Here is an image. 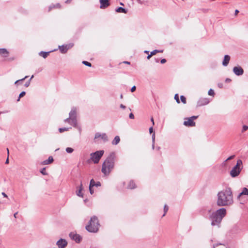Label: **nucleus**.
I'll return each instance as SVG.
<instances>
[{"mask_svg":"<svg viewBox=\"0 0 248 248\" xmlns=\"http://www.w3.org/2000/svg\"><path fill=\"white\" fill-rule=\"evenodd\" d=\"M65 151L67 153H72L74 151V149L70 147H67L66 148Z\"/></svg>","mask_w":248,"mask_h":248,"instance_id":"c85d7f7f","label":"nucleus"},{"mask_svg":"<svg viewBox=\"0 0 248 248\" xmlns=\"http://www.w3.org/2000/svg\"><path fill=\"white\" fill-rule=\"evenodd\" d=\"M9 54L8 51L5 48H0V55L4 57L8 56Z\"/></svg>","mask_w":248,"mask_h":248,"instance_id":"aec40b11","label":"nucleus"},{"mask_svg":"<svg viewBox=\"0 0 248 248\" xmlns=\"http://www.w3.org/2000/svg\"><path fill=\"white\" fill-rule=\"evenodd\" d=\"M151 121H152V122L153 123V125H154L155 123H154V119L153 117L151 118Z\"/></svg>","mask_w":248,"mask_h":248,"instance_id":"bf43d9fd","label":"nucleus"},{"mask_svg":"<svg viewBox=\"0 0 248 248\" xmlns=\"http://www.w3.org/2000/svg\"><path fill=\"white\" fill-rule=\"evenodd\" d=\"M115 11L117 13H123L124 14H126L127 12V10L121 7H118V8L116 9Z\"/></svg>","mask_w":248,"mask_h":248,"instance_id":"4be33fe9","label":"nucleus"},{"mask_svg":"<svg viewBox=\"0 0 248 248\" xmlns=\"http://www.w3.org/2000/svg\"><path fill=\"white\" fill-rule=\"evenodd\" d=\"M230 56L228 55H226L224 56L223 61L222 62V65L224 66H226L229 64V62L230 61Z\"/></svg>","mask_w":248,"mask_h":248,"instance_id":"dca6fc26","label":"nucleus"},{"mask_svg":"<svg viewBox=\"0 0 248 248\" xmlns=\"http://www.w3.org/2000/svg\"><path fill=\"white\" fill-rule=\"evenodd\" d=\"M93 187H89V190H90V193H91V194H93L94 192L93 191Z\"/></svg>","mask_w":248,"mask_h":248,"instance_id":"de8ad7c7","label":"nucleus"},{"mask_svg":"<svg viewBox=\"0 0 248 248\" xmlns=\"http://www.w3.org/2000/svg\"><path fill=\"white\" fill-rule=\"evenodd\" d=\"M101 9H105L109 5V0H100Z\"/></svg>","mask_w":248,"mask_h":248,"instance_id":"4468645a","label":"nucleus"},{"mask_svg":"<svg viewBox=\"0 0 248 248\" xmlns=\"http://www.w3.org/2000/svg\"><path fill=\"white\" fill-rule=\"evenodd\" d=\"M71 1H72V0H67L65 1V3H68L70 2Z\"/></svg>","mask_w":248,"mask_h":248,"instance_id":"680f3d73","label":"nucleus"},{"mask_svg":"<svg viewBox=\"0 0 248 248\" xmlns=\"http://www.w3.org/2000/svg\"><path fill=\"white\" fill-rule=\"evenodd\" d=\"M124 62L126 63V64H130V62H127V61H125Z\"/></svg>","mask_w":248,"mask_h":248,"instance_id":"69168bd1","label":"nucleus"},{"mask_svg":"<svg viewBox=\"0 0 248 248\" xmlns=\"http://www.w3.org/2000/svg\"><path fill=\"white\" fill-rule=\"evenodd\" d=\"M69 115L70 118H77V108L75 107L72 108Z\"/></svg>","mask_w":248,"mask_h":248,"instance_id":"f3484780","label":"nucleus"},{"mask_svg":"<svg viewBox=\"0 0 248 248\" xmlns=\"http://www.w3.org/2000/svg\"><path fill=\"white\" fill-rule=\"evenodd\" d=\"M136 86H133V87L131 88V92H135V90H136Z\"/></svg>","mask_w":248,"mask_h":248,"instance_id":"8fccbe9b","label":"nucleus"},{"mask_svg":"<svg viewBox=\"0 0 248 248\" xmlns=\"http://www.w3.org/2000/svg\"><path fill=\"white\" fill-rule=\"evenodd\" d=\"M104 153V150H99L90 154V160L94 164H97L103 155Z\"/></svg>","mask_w":248,"mask_h":248,"instance_id":"423d86ee","label":"nucleus"},{"mask_svg":"<svg viewBox=\"0 0 248 248\" xmlns=\"http://www.w3.org/2000/svg\"><path fill=\"white\" fill-rule=\"evenodd\" d=\"M156 149L158 151H159L160 149V147L158 146L156 147Z\"/></svg>","mask_w":248,"mask_h":248,"instance_id":"338daca9","label":"nucleus"},{"mask_svg":"<svg viewBox=\"0 0 248 248\" xmlns=\"http://www.w3.org/2000/svg\"><path fill=\"white\" fill-rule=\"evenodd\" d=\"M210 102V100L207 98H201L197 101V107H201L207 105Z\"/></svg>","mask_w":248,"mask_h":248,"instance_id":"6e6552de","label":"nucleus"},{"mask_svg":"<svg viewBox=\"0 0 248 248\" xmlns=\"http://www.w3.org/2000/svg\"><path fill=\"white\" fill-rule=\"evenodd\" d=\"M153 127L152 126L150 127L149 128V132H150V133H152L153 132Z\"/></svg>","mask_w":248,"mask_h":248,"instance_id":"864d4df0","label":"nucleus"},{"mask_svg":"<svg viewBox=\"0 0 248 248\" xmlns=\"http://www.w3.org/2000/svg\"><path fill=\"white\" fill-rule=\"evenodd\" d=\"M233 202V194L231 188L227 187L217 193V204L218 206H230Z\"/></svg>","mask_w":248,"mask_h":248,"instance_id":"f03ea898","label":"nucleus"},{"mask_svg":"<svg viewBox=\"0 0 248 248\" xmlns=\"http://www.w3.org/2000/svg\"><path fill=\"white\" fill-rule=\"evenodd\" d=\"M95 184V182L93 179H91L89 187H93Z\"/></svg>","mask_w":248,"mask_h":248,"instance_id":"c756f323","label":"nucleus"},{"mask_svg":"<svg viewBox=\"0 0 248 248\" xmlns=\"http://www.w3.org/2000/svg\"><path fill=\"white\" fill-rule=\"evenodd\" d=\"M70 124L73 125L74 127L78 128L80 131V127H78L77 123V120L76 118H71Z\"/></svg>","mask_w":248,"mask_h":248,"instance_id":"2eb2a0df","label":"nucleus"},{"mask_svg":"<svg viewBox=\"0 0 248 248\" xmlns=\"http://www.w3.org/2000/svg\"><path fill=\"white\" fill-rule=\"evenodd\" d=\"M70 237L74 240H75L77 243H79L81 240V236L77 234H74L72 232H71L69 234Z\"/></svg>","mask_w":248,"mask_h":248,"instance_id":"ddd939ff","label":"nucleus"},{"mask_svg":"<svg viewBox=\"0 0 248 248\" xmlns=\"http://www.w3.org/2000/svg\"><path fill=\"white\" fill-rule=\"evenodd\" d=\"M184 124L186 126H195V123L190 118H185Z\"/></svg>","mask_w":248,"mask_h":248,"instance_id":"9b49d317","label":"nucleus"},{"mask_svg":"<svg viewBox=\"0 0 248 248\" xmlns=\"http://www.w3.org/2000/svg\"><path fill=\"white\" fill-rule=\"evenodd\" d=\"M54 161L53 160V158L52 156H49L48 159H46V160H44L43 162H42V164L43 165H48V164H51V163L53 162V161Z\"/></svg>","mask_w":248,"mask_h":248,"instance_id":"a211bd4d","label":"nucleus"},{"mask_svg":"<svg viewBox=\"0 0 248 248\" xmlns=\"http://www.w3.org/2000/svg\"><path fill=\"white\" fill-rule=\"evenodd\" d=\"M50 52V51L49 52L41 51L40 52H39V55L40 56L43 57L44 58H46Z\"/></svg>","mask_w":248,"mask_h":248,"instance_id":"393cba45","label":"nucleus"},{"mask_svg":"<svg viewBox=\"0 0 248 248\" xmlns=\"http://www.w3.org/2000/svg\"><path fill=\"white\" fill-rule=\"evenodd\" d=\"M152 56H153V55H151V53H150V54L148 55V56H147V59H148V60H149V59H150V58H151Z\"/></svg>","mask_w":248,"mask_h":248,"instance_id":"4d7b16f0","label":"nucleus"},{"mask_svg":"<svg viewBox=\"0 0 248 248\" xmlns=\"http://www.w3.org/2000/svg\"><path fill=\"white\" fill-rule=\"evenodd\" d=\"M213 248H227L224 245L221 244H217L216 246H214Z\"/></svg>","mask_w":248,"mask_h":248,"instance_id":"a878e982","label":"nucleus"},{"mask_svg":"<svg viewBox=\"0 0 248 248\" xmlns=\"http://www.w3.org/2000/svg\"><path fill=\"white\" fill-rule=\"evenodd\" d=\"M180 99L182 103H183L184 104H186V98L184 95H181L180 96Z\"/></svg>","mask_w":248,"mask_h":248,"instance_id":"7c9ffc66","label":"nucleus"},{"mask_svg":"<svg viewBox=\"0 0 248 248\" xmlns=\"http://www.w3.org/2000/svg\"><path fill=\"white\" fill-rule=\"evenodd\" d=\"M17 215V212H16L14 214V216L15 218H16V215Z\"/></svg>","mask_w":248,"mask_h":248,"instance_id":"e2e57ef3","label":"nucleus"},{"mask_svg":"<svg viewBox=\"0 0 248 248\" xmlns=\"http://www.w3.org/2000/svg\"><path fill=\"white\" fill-rule=\"evenodd\" d=\"M136 187V184L133 181H130L128 186L127 188L129 189H133Z\"/></svg>","mask_w":248,"mask_h":248,"instance_id":"b1692460","label":"nucleus"},{"mask_svg":"<svg viewBox=\"0 0 248 248\" xmlns=\"http://www.w3.org/2000/svg\"><path fill=\"white\" fill-rule=\"evenodd\" d=\"M235 155H231L230 156H229L226 160V161H228L230 160H231L232 159H233Z\"/></svg>","mask_w":248,"mask_h":248,"instance_id":"a19ab883","label":"nucleus"},{"mask_svg":"<svg viewBox=\"0 0 248 248\" xmlns=\"http://www.w3.org/2000/svg\"><path fill=\"white\" fill-rule=\"evenodd\" d=\"M152 142L155 143V133H154L152 136Z\"/></svg>","mask_w":248,"mask_h":248,"instance_id":"79ce46f5","label":"nucleus"},{"mask_svg":"<svg viewBox=\"0 0 248 248\" xmlns=\"http://www.w3.org/2000/svg\"><path fill=\"white\" fill-rule=\"evenodd\" d=\"M60 7V4L58 3L56 5H51L49 7V11H50L51 9L52 8H54V7Z\"/></svg>","mask_w":248,"mask_h":248,"instance_id":"c9c22d12","label":"nucleus"},{"mask_svg":"<svg viewBox=\"0 0 248 248\" xmlns=\"http://www.w3.org/2000/svg\"><path fill=\"white\" fill-rule=\"evenodd\" d=\"M248 129V126L247 125H244L243 126V131H245Z\"/></svg>","mask_w":248,"mask_h":248,"instance_id":"a18cd8bd","label":"nucleus"},{"mask_svg":"<svg viewBox=\"0 0 248 248\" xmlns=\"http://www.w3.org/2000/svg\"><path fill=\"white\" fill-rule=\"evenodd\" d=\"M70 119H71V118L70 117H69V118H66V119L64 120V122L68 123L69 124L70 123Z\"/></svg>","mask_w":248,"mask_h":248,"instance_id":"c03bdc74","label":"nucleus"},{"mask_svg":"<svg viewBox=\"0 0 248 248\" xmlns=\"http://www.w3.org/2000/svg\"><path fill=\"white\" fill-rule=\"evenodd\" d=\"M166 62V60L165 59H163L161 60L160 62L162 64L165 63Z\"/></svg>","mask_w":248,"mask_h":248,"instance_id":"603ef678","label":"nucleus"},{"mask_svg":"<svg viewBox=\"0 0 248 248\" xmlns=\"http://www.w3.org/2000/svg\"><path fill=\"white\" fill-rule=\"evenodd\" d=\"M95 186H101V183L100 182H95V184L94 185Z\"/></svg>","mask_w":248,"mask_h":248,"instance_id":"09e8293b","label":"nucleus"},{"mask_svg":"<svg viewBox=\"0 0 248 248\" xmlns=\"http://www.w3.org/2000/svg\"><path fill=\"white\" fill-rule=\"evenodd\" d=\"M144 53H145L148 54V53H149V51H147V50H145V51H144Z\"/></svg>","mask_w":248,"mask_h":248,"instance_id":"774afa93","label":"nucleus"},{"mask_svg":"<svg viewBox=\"0 0 248 248\" xmlns=\"http://www.w3.org/2000/svg\"><path fill=\"white\" fill-rule=\"evenodd\" d=\"M30 80H29L27 82H26L24 85V86L26 87H28L30 86Z\"/></svg>","mask_w":248,"mask_h":248,"instance_id":"37998d69","label":"nucleus"},{"mask_svg":"<svg viewBox=\"0 0 248 248\" xmlns=\"http://www.w3.org/2000/svg\"><path fill=\"white\" fill-rule=\"evenodd\" d=\"M221 166L224 168H226L227 167V161L225 160L222 164Z\"/></svg>","mask_w":248,"mask_h":248,"instance_id":"ea45409f","label":"nucleus"},{"mask_svg":"<svg viewBox=\"0 0 248 248\" xmlns=\"http://www.w3.org/2000/svg\"><path fill=\"white\" fill-rule=\"evenodd\" d=\"M115 153H111L102 164L101 171L105 176H108L113 170L116 160Z\"/></svg>","mask_w":248,"mask_h":248,"instance_id":"7ed1b4c3","label":"nucleus"},{"mask_svg":"<svg viewBox=\"0 0 248 248\" xmlns=\"http://www.w3.org/2000/svg\"><path fill=\"white\" fill-rule=\"evenodd\" d=\"M73 44L70 43L65 45H62L59 46V49L62 53L64 54L66 53L67 50L70 48H72L73 46Z\"/></svg>","mask_w":248,"mask_h":248,"instance_id":"0eeeda50","label":"nucleus"},{"mask_svg":"<svg viewBox=\"0 0 248 248\" xmlns=\"http://www.w3.org/2000/svg\"><path fill=\"white\" fill-rule=\"evenodd\" d=\"M120 108H123V109H124L126 107L123 104H121L120 105Z\"/></svg>","mask_w":248,"mask_h":248,"instance_id":"5fc2aeb1","label":"nucleus"},{"mask_svg":"<svg viewBox=\"0 0 248 248\" xmlns=\"http://www.w3.org/2000/svg\"><path fill=\"white\" fill-rule=\"evenodd\" d=\"M26 94V92L24 91L22 92L19 95L18 98L17 100V101H19L20 99L23 97Z\"/></svg>","mask_w":248,"mask_h":248,"instance_id":"bb28decb","label":"nucleus"},{"mask_svg":"<svg viewBox=\"0 0 248 248\" xmlns=\"http://www.w3.org/2000/svg\"><path fill=\"white\" fill-rule=\"evenodd\" d=\"M99 138L101 139L104 142L108 141V136L106 133H96L95 134L94 139H97Z\"/></svg>","mask_w":248,"mask_h":248,"instance_id":"1a4fd4ad","label":"nucleus"},{"mask_svg":"<svg viewBox=\"0 0 248 248\" xmlns=\"http://www.w3.org/2000/svg\"><path fill=\"white\" fill-rule=\"evenodd\" d=\"M162 52V50L159 51V50H156V49H155V50H153V51H152V52H151V55H155L156 53H157V52Z\"/></svg>","mask_w":248,"mask_h":248,"instance_id":"58836bf2","label":"nucleus"},{"mask_svg":"<svg viewBox=\"0 0 248 248\" xmlns=\"http://www.w3.org/2000/svg\"><path fill=\"white\" fill-rule=\"evenodd\" d=\"M202 214L206 217H208L211 221V225L219 226L223 219L226 216L227 212L226 209L222 208L216 211L212 212L211 208H207L202 210Z\"/></svg>","mask_w":248,"mask_h":248,"instance_id":"f257e3e1","label":"nucleus"},{"mask_svg":"<svg viewBox=\"0 0 248 248\" xmlns=\"http://www.w3.org/2000/svg\"><path fill=\"white\" fill-rule=\"evenodd\" d=\"M174 99L175 100H176V102L177 103H180V101L179 100V95L178 94H175V96H174Z\"/></svg>","mask_w":248,"mask_h":248,"instance_id":"72a5a7b5","label":"nucleus"},{"mask_svg":"<svg viewBox=\"0 0 248 248\" xmlns=\"http://www.w3.org/2000/svg\"><path fill=\"white\" fill-rule=\"evenodd\" d=\"M69 128H60L59 129V131L60 133L63 132L64 131H68L69 130Z\"/></svg>","mask_w":248,"mask_h":248,"instance_id":"2f4dec72","label":"nucleus"},{"mask_svg":"<svg viewBox=\"0 0 248 248\" xmlns=\"http://www.w3.org/2000/svg\"><path fill=\"white\" fill-rule=\"evenodd\" d=\"M56 244L58 246L59 248H64L67 246V243L65 240L60 239L57 241Z\"/></svg>","mask_w":248,"mask_h":248,"instance_id":"f8f14e48","label":"nucleus"},{"mask_svg":"<svg viewBox=\"0 0 248 248\" xmlns=\"http://www.w3.org/2000/svg\"><path fill=\"white\" fill-rule=\"evenodd\" d=\"M155 143L152 142V149H155Z\"/></svg>","mask_w":248,"mask_h":248,"instance_id":"052dcab7","label":"nucleus"},{"mask_svg":"<svg viewBox=\"0 0 248 248\" xmlns=\"http://www.w3.org/2000/svg\"><path fill=\"white\" fill-rule=\"evenodd\" d=\"M238 13H239V11H238V10H235V13H234V15H235V16H236V15L238 14Z\"/></svg>","mask_w":248,"mask_h":248,"instance_id":"13d9d810","label":"nucleus"},{"mask_svg":"<svg viewBox=\"0 0 248 248\" xmlns=\"http://www.w3.org/2000/svg\"><path fill=\"white\" fill-rule=\"evenodd\" d=\"M40 172L43 174V175H47V173L46 172V169L45 168H43L41 170H40Z\"/></svg>","mask_w":248,"mask_h":248,"instance_id":"4c0bfd02","label":"nucleus"},{"mask_svg":"<svg viewBox=\"0 0 248 248\" xmlns=\"http://www.w3.org/2000/svg\"><path fill=\"white\" fill-rule=\"evenodd\" d=\"M233 72L236 76L242 75L244 73V70L240 66H235L233 68Z\"/></svg>","mask_w":248,"mask_h":248,"instance_id":"9d476101","label":"nucleus"},{"mask_svg":"<svg viewBox=\"0 0 248 248\" xmlns=\"http://www.w3.org/2000/svg\"><path fill=\"white\" fill-rule=\"evenodd\" d=\"M243 162L241 159H238L235 166H234L230 171V175L232 177L237 176L240 173L242 168L240 166L242 165Z\"/></svg>","mask_w":248,"mask_h":248,"instance_id":"39448f33","label":"nucleus"},{"mask_svg":"<svg viewBox=\"0 0 248 248\" xmlns=\"http://www.w3.org/2000/svg\"><path fill=\"white\" fill-rule=\"evenodd\" d=\"M208 93L211 96H213L215 94L214 90L211 89L209 90Z\"/></svg>","mask_w":248,"mask_h":248,"instance_id":"e433bc0d","label":"nucleus"},{"mask_svg":"<svg viewBox=\"0 0 248 248\" xmlns=\"http://www.w3.org/2000/svg\"><path fill=\"white\" fill-rule=\"evenodd\" d=\"M198 117V116H193L190 118V119H192V120L193 121L194 120L196 119Z\"/></svg>","mask_w":248,"mask_h":248,"instance_id":"3c124183","label":"nucleus"},{"mask_svg":"<svg viewBox=\"0 0 248 248\" xmlns=\"http://www.w3.org/2000/svg\"><path fill=\"white\" fill-rule=\"evenodd\" d=\"M120 141V137L118 136H116L113 140L112 141V144L113 145H117Z\"/></svg>","mask_w":248,"mask_h":248,"instance_id":"5701e85b","label":"nucleus"},{"mask_svg":"<svg viewBox=\"0 0 248 248\" xmlns=\"http://www.w3.org/2000/svg\"><path fill=\"white\" fill-rule=\"evenodd\" d=\"M2 195L4 197L7 198V195L4 192H2Z\"/></svg>","mask_w":248,"mask_h":248,"instance_id":"6e6d98bb","label":"nucleus"},{"mask_svg":"<svg viewBox=\"0 0 248 248\" xmlns=\"http://www.w3.org/2000/svg\"><path fill=\"white\" fill-rule=\"evenodd\" d=\"M9 163V159H8V157L7 158L6 160V162H5V163L6 164H8Z\"/></svg>","mask_w":248,"mask_h":248,"instance_id":"0e129e2a","label":"nucleus"},{"mask_svg":"<svg viewBox=\"0 0 248 248\" xmlns=\"http://www.w3.org/2000/svg\"><path fill=\"white\" fill-rule=\"evenodd\" d=\"M242 195L248 196V188L244 187L242 189L241 192L238 195V198H240V197Z\"/></svg>","mask_w":248,"mask_h":248,"instance_id":"6ab92c4d","label":"nucleus"},{"mask_svg":"<svg viewBox=\"0 0 248 248\" xmlns=\"http://www.w3.org/2000/svg\"><path fill=\"white\" fill-rule=\"evenodd\" d=\"M82 182H80V184L79 187V189L77 191V195L79 197H83V194L81 193V191L82 190Z\"/></svg>","mask_w":248,"mask_h":248,"instance_id":"412c9836","label":"nucleus"},{"mask_svg":"<svg viewBox=\"0 0 248 248\" xmlns=\"http://www.w3.org/2000/svg\"><path fill=\"white\" fill-rule=\"evenodd\" d=\"M169 210V207L167 205H165L164 207V214L163 215L162 217H164L165 216V214L168 212Z\"/></svg>","mask_w":248,"mask_h":248,"instance_id":"cd10ccee","label":"nucleus"},{"mask_svg":"<svg viewBox=\"0 0 248 248\" xmlns=\"http://www.w3.org/2000/svg\"><path fill=\"white\" fill-rule=\"evenodd\" d=\"M28 76H25L24 78L21 79H19V80H16L15 82V84H16L18 83H19L21 81H22L23 80H24L25 79H26L27 78H28Z\"/></svg>","mask_w":248,"mask_h":248,"instance_id":"473e14b6","label":"nucleus"},{"mask_svg":"<svg viewBox=\"0 0 248 248\" xmlns=\"http://www.w3.org/2000/svg\"><path fill=\"white\" fill-rule=\"evenodd\" d=\"M82 63L89 67H91L92 66V64L87 61H83Z\"/></svg>","mask_w":248,"mask_h":248,"instance_id":"f704fd0d","label":"nucleus"},{"mask_svg":"<svg viewBox=\"0 0 248 248\" xmlns=\"http://www.w3.org/2000/svg\"><path fill=\"white\" fill-rule=\"evenodd\" d=\"M129 117L130 119H134V115L132 113L129 114Z\"/></svg>","mask_w":248,"mask_h":248,"instance_id":"49530a36","label":"nucleus"},{"mask_svg":"<svg viewBox=\"0 0 248 248\" xmlns=\"http://www.w3.org/2000/svg\"><path fill=\"white\" fill-rule=\"evenodd\" d=\"M100 224L97 217H92L86 226V229L90 232H96L99 230Z\"/></svg>","mask_w":248,"mask_h":248,"instance_id":"20e7f679","label":"nucleus"}]
</instances>
